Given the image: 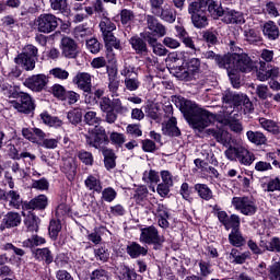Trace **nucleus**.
<instances>
[{"mask_svg": "<svg viewBox=\"0 0 280 280\" xmlns=\"http://www.w3.org/2000/svg\"><path fill=\"white\" fill-rule=\"evenodd\" d=\"M175 106L179 108L190 128L197 130V132H203L206 128H209L215 121L213 113L198 107L196 103L183 96L175 97Z\"/></svg>", "mask_w": 280, "mask_h": 280, "instance_id": "obj_1", "label": "nucleus"}, {"mask_svg": "<svg viewBox=\"0 0 280 280\" xmlns=\"http://www.w3.org/2000/svg\"><path fill=\"white\" fill-rule=\"evenodd\" d=\"M101 113L105 114V121L107 124H115L118 115H128L130 107L121 102V98H113L104 96L98 101Z\"/></svg>", "mask_w": 280, "mask_h": 280, "instance_id": "obj_2", "label": "nucleus"}, {"mask_svg": "<svg viewBox=\"0 0 280 280\" xmlns=\"http://www.w3.org/2000/svg\"><path fill=\"white\" fill-rule=\"evenodd\" d=\"M209 0H195L188 5L191 23L197 30H205L209 25L207 18V3Z\"/></svg>", "mask_w": 280, "mask_h": 280, "instance_id": "obj_3", "label": "nucleus"}, {"mask_svg": "<svg viewBox=\"0 0 280 280\" xmlns=\"http://www.w3.org/2000/svg\"><path fill=\"white\" fill-rule=\"evenodd\" d=\"M224 69H234L236 72L250 73L255 69V63L246 54H230L228 55Z\"/></svg>", "mask_w": 280, "mask_h": 280, "instance_id": "obj_4", "label": "nucleus"}, {"mask_svg": "<svg viewBox=\"0 0 280 280\" xmlns=\"http://www.w3.org/2000/svg\"><path fill=\"white\" fill-rule=\"evenodd\" d=\"M60 18L52 13H42L34 20V27L39 34H51L60 25Z\"/></svg>", "mask_w": 280, "mask_h": 280, "instance_id": "obj_5", "label": "nucleus"}, {"mask_svg": "<svg viewBox=\"0 0 280 280\" xmlns=\"http://www.w3.org/2000/svg\"><path fill=\"white\" fill-rule=\"evenodd\" d=\"M140 242L142 244L154 245V250H159L165 243V236L159 233V229L154 225H149L140 230Z\"/></svg>", "mask_w": 280, "mask_h": 280, "instance_id": "obj_6", "label": "nucleus"}, {"mask_svg": "<svg viewBox=\"0 0 280 280\" xmlns=\"http://www.w3.org/2000/svg\"><path fill=\"white\" fill-rule=\"evenodd\" d=\"M11 106L18 110V113H23L24 115H30L36 109V104L32 96L25 92H20L12 101H10Z\"/></svg>", "mask_w": 280, "mask_h": 280, "instance_id": "obj_7", "label": "nucleus"}, {"mask_svg": "<svg viewBox=\"0 0 280 280\" xmlns=\"http://www.w3.org/2000/svg\"><path fill=\"white\" fill-rule=\"evenodd\" d=\"M199 71L200 59L192 58L187 62L186 67H179L175 71V77L184 82H191V80H196V75H198Z\"/></svg>", "mask_w": 280, "mask_h": 280, "instance_id": "obj_8", "label": "nucleus"}, {"mask_svg": "<svg viewBox=\"0 0 280 280\" xmlns=\"http://www.w3.org/2000/svg\"><path fill=\"white\" fill-rule=\"evenodd\" d=\"M232 207L243 213V215H255L257 213V203L250 197H234Z\"/></svg>", "mask_w": 280, "mask_h": 280, "instance_id": "obj_9", "label": "nucleus"}, {"mask_svg": "<svg viewBox=\"0 0 280 280\" xmlns=\"http://www.w3.org/2000/svg\"><path fill=\"white\" fill-rule=\"evenodd\" d=\"M47 84H49V79L45 74H34L24 81V86L31 91H34L35 93L45 91V89H47Z\"/></svg>", "mask_w": 280, "mask_h": 280, "instance_id": "obj_10", "label": "nucleus"}, {"mask_svg": "<svg viewBox=\"0 0 280 280\" xmlns=\"http://www.w3.org/2000/svg\"><path fill=\"white\" fill-rule=\"evenodd\" d=\"M72 82L78 86V89H80V91H83V93H88V95H91L93 83L91 82V74L89 72H78L74 75Z\"/></svg>", "mask_w": 280, "mask_h": 280, "instance_id": "obj_11", "label": "nucleus"}, {"mask_svg": "<svg viewBox=\"0 0 280 280\" xmlns=\"http://www.w3.org/2000/svg\"><path fill=\"white\" fill-rule=\"evenodd\" d=\"M145 20L148 30L150 31L149 33L153 34V36L163 38V36L167 34V27H165V25H163V23H161L154 15H147Z\"/></svg>", "mask_w": 280, "mask_h": 280, "instance_id": "obj_12", "label": "nucleus"}, {"mask_svg": "<svg viewBox=\"0 0 280 280\" xmlns=\"http://www.w3.org/2000/svg\"><path fill=\"white\" fill-rule=\"evenodd\" d=\"M61 172L66 175V178L73 183L78 174V162L73 158H66L62 160Z\"/></svg>", "mask_w": 280, "mask_h": 280, "instance_id": "obj_13", "label": "nucleus"}, {"mask_svg": "<svg viewBox=\"0 0 280 280\" xmlns=\"http://www.w3.org/2000/svg\"><path fill=\"white\" fill-rule=\"evenodd\" d=\"M222 22L226 25H244V23H246V20L244 19V13L225 8Z\"/></svg>", "mask_w": 280, "mask_h": 280, "instance_id": "obj_14", "label": "nucleus"}, {"mask_svg": "<svg viewBox=\"0 0 280 280\" xmlns=\"http://www.w3.org/2000/svg\"><path fill=\"white\" fill-rule=\"evenodd\" d=\"M22 222L21 214L19 212H8L3 215L0 223V231H5V229H15Z\"/></svg>", "mask_w": 280, "mask_h": 280, "instance_id": "obj_15", "label": "nucleus"}, {"mask_svg": "<svg viewBox=\"0 0 280 280\" xmlns=\"http://www.w3.org/2000/svg\"><path fill=\"white\" fill-rule=\"evenodd\" d=\"M61 49L65 58H75L78 56V44L71 37H63L61 39Z\"/></svg>", "mask_w": 280, "mask_h": 280, "instance_id": "obj_16", "label": "nucleus"}, {"mask_svg": "<svg viewBox=\"0 0 280 280\" xmlns=\"http://www.w3.org/2000/svg\"><path fill=\"white\" fill-rule=\"evenodd\" d=\"M176 117L172 116L167 121L162 124V132L166 137H180V129L177 126Z\"/></svg>", "mask_w": 280, "mask_h": 280, "instance_id": "obj_17", "label": "nucleus"}, {"mask_svg": "<svg viewBox=\"0 0 280 280\" xmlns=\"http://www.w3.org/2000/svg\"><path fill=\"white\" fill-rule=\"evenodd\" d=\"M206 135L208 137H213L218 143L222 145H229L231 143V133L222 129H206Z\"/></svg>", "mask_w": 280, "mask_h": 280, "instance_id": "obj_18", "label": "nucleus"}, {"mask_svg": "<svg viewBox=\"0 0 280 280\" xmlns=\"http://www.w3.org/2000/svg\"><path fill=\"white\" fill-rule=\"evenodd\" d=\"M262 34L268 40H277L280 36L279 26L275 21L269 20L262 25Z\"/></svg>", "mask_w": 280, "mask_h": 280, "instance_id": "obj_19", "label": "nucleus"}, {"mask_svg": "<svg viewBox=\"0 0 280 280\" xmlns=\"http://www.w3.org/2000/svg\"><path fill=\"white\" fill-rule=\"evenodd\" d=\"M154 16H159L165 23H175L176 22V9L170 7V4L164 5L159 10Z\"/></svg>", "mask_w": 280, "mask_h": 280, "instance_id": "obj_20", "label": "nucleus"}, {"mask_svg": "<svg viewBox=\"0 0 280 280\" xmlns=\"http://www.w3.org/2000/svg\"><path fill=\"white\" fill-rule=\"evenodd\" d=\"M229 259L231 264H246V260L250 259V252H241L237 248H232L229 255Z\"/></svg>", "mask_w": 280, "mask_h": 280, "instance_id": "obj_21", "label": "nucleus"}, {"mask_svg": "<svg viewBox=\"0 0 280 280\" xmlns=\"http://www.w3.org/2000/svg\"><path fill=\"white\" fill-rule=\"evenodd\" d=\"M15 65L23 67L25 71H34L36 69V59L27 57L22 52L14 58Z\"/></svg>", "mask_w": 280, "mask_h": 280, "instance_id": "obj_22", "label": "nucleus"}, {"mask_svg": "<svg viewBox=\"0 0 280 280\" xmlns=\"http://www.w3.org/2000/svg\"><path fill=\"white\" fill-rule=\"evenodd\" d=\"M34 257L37 261H44L46 266L54 264V254L49 247L37 248L35 249Z\"/></svg>", "mask_w": 280, "mask_h": 280, "instance_id": "obj_23", "label": "nucleus"}, {"mask_svg": "<svg viewBox=\"0 0 280 280\" xmlns=\"http://www.w3.org/2000/svg\"><path fill=\"white\" fill-rule=\"evenodd\" d=\"M127 254L129 255V257H131V259H137L141 256L145 257V255H148V248L141 246L137 242H132L127 246Z\"/></svg>", "mask_w": 280, "mask_h": 280, "instance_id": "obj_24", "label": "nucleus"}, {"mask_svg": "<svg viewBox=\"0 0 280 280\" xmlns=\"http://www.w3.org/2000/svg\"><path fill=\"white\" fill-rule=\"evenodd\" d=\"M100 31L102 32V36H108L117 30V25L108 18V15H103L101 18V22L98 24Z\"/></svg>", "mask_w": 280, "mask_h": 280, "instance_id": "obj_25", "label": "nucleus"}, {"mask_svg": "<svg viewBox=\"0 0 280 280\" xmlns=\"http://www.w3.org/2000/svg\"><path fill=\"white\" fill-rule=\"evenodd\" d=\"M259 247L269 253H280V237L273 236L269 241L260 240Z\"/></svg>", "mask_w": 280, "mask_h": 280, "instance_id": "obj_26", "label": "nucleus"}, {"mask_svg": "<svg viewBox=\"0 0 280 280\" xmlns=\"http://www.w3.org/2000/svg\"><path fill=\"white\" fill-rule=\"evenodd\" d=\"M246 137L254 145H266L268 143V138L261 131L249 130L246 132Z\"/></svg>", "mask_w": 280, "mask_h": 280, "instance_id": "obj_27", "label": "nucleus"}, {"mask_svg": "<svg viewBox=\"0 0 280 280\" xmlns=\"http://www.w3.org/2000/svg\"><path fill=\"white\" fill-rule=\"evenodd\" d=\"M258 122L260 125V128L267 130V132H270L271 135L280 133V127L275 120L268 118H259Z\"/></svg>", "mask_w": 280, "mask_h": 280, "instance_id": "obj_28", "label": "nucleus"}, {"mask_svg": "<svg viewBox=\"0 0 280 280\" xmlns=\"http://www.w3.org/2000/svg\"><path fill=\"white\" fill-rule=\"evenodd\" d=\"M245 106L246 113H250L253 110V103L250 102V98L246 94H235L232 106Z\"/></svg>", "mask_w": 280, "mask_h": 280, "instance_id": "obj_29", "label": "nucleus"}, {"mask_svg": "<svg viewBox=\"0 0 280 280\" xmlns=\"http://www.w3.org/2000/svg\"><path fill=\"white\" fill-rule=\"evenodd\" d=\"M195 191H197L199 198H201V200H213V191L211 190V188H209V186L207 184H196L194 186Z\"/></svg>", "mask_w": 280, "mask_h": 280, "instance_id": "obj_30", "label": "nucleus"}, {"mask_svg": "<svg viewBox=\"0 0 280 280\" xmlns=\"http://www.w3.org/2000/svg\"><path fill=\"white\" fill-rule=\"evenodd\" d=\"M104 156V165L106 170H115L117 167V155H115V152L112 149H103L102 151Z\"/></svg>", "mask_w": 280, "mask_h": 280, "instance_id": "obj_31", "label": "nucleus"}, {"mask_svg": "<svg viewBox=\"0 0 280 280\" xmlns=\"http://www.w3.org/2000/svg\"><path fill=\"white\" fill-rule=\"evenodd\" d=\"M229 243L231 246L240 248L246 244V238L242 235V232L238 230H232L229 234Z\"/></svg>", "mask_w": 280, "mask_h": 280, "instance_id": "obj_32", "label": "nucleus"}, {"mask_svg": "<svg viewBox=\"0 0 280 280\" xmlns=\"http://www.w3.org/2000/svg\"><path fill=\"white\" fill-rule=\"evenodd\" d=\"M24 224L30 233H38V224H40V219L34 213H28L24 220Z\"/></svg>", "mask_w": 280, "mask_h": 280, "instance_id": "obj_33", "label": "nucleus"}, {"mask_svg": "<svg viewBox=\"0 0 280 280\" xmlns=\"http://www.w3.org/2000/svg\"><path fill=\"white\" fill-rule=\"evenodd\" d=\"M207 12H209L213 19H220V16H224L225 9L215 1L209 0L207 3Z\"/></svg>", "mask_w": 280, "mask_h": 280, "instance_id": "obj_34", "label": "nucleus"}, {"mask_svg": "<svg viewBox=\"0 0 280 280\" xmlns=\"http://www.w3.org/2000/svg\"><path fill=\"white\" fill-rule=\"evenodd\" d=\"M84 185L90 191H96V194H102V182L100 180V178L93 175H89L84 180Z\"/></svg>", "mask_w": 280, "mask_h": 280, "instance_id": "obj_35", "label": "nucleus"}, {"mask_svg": "<svg viewBox=\"0 0 280 280\" xmlns=\"http://www.w3.org/2000/svg\"><path fill=\"white\" fill-rule=\"evenodd\" d=\"M237 160L242 165H253V162L255 161V154L248 151V149L241 147Z\"/></svg>", "mask_w": 280, "mask_h": 280, "instance_id": "obj_36", "label": "nucleus"}, {"mask_svg": "<svg viewBox=\"0 0 280 280\" xmlns=\"http://www.w3.org/2000/svg\"><path fill=\"white\" fill-rule=\"evenodd\" d=\"M203 58H206L207 60H214L220 69H225L226 67L228 55L220 56L215 55V52H213L212 50H209L203 52Z\"/></svg>", "mask_w": 280, "mask_h": 280, "instance_id": "obj_37", "label": "nucleus"}, {"mask_svg": "<svg viewBox=\"0 0 280 280\" xmlns=\"http://www.w3.org/2000/svg\"><path fill=\"white\" fill-rule=\"evenodd\" d=\"M129 43L136 54H148V44L141 37H131Z\"/></svg>", "mask_w": 280, "mask_h": 280, "instance_id": "obj_38", "label": "nucleus"}, {"mask_svg": "<svg viewBox=\"0 0 280 280\" xmlns=\"http://www.w3.org/2000/svg\"><path fill=\"white\" fill-rule=\"evenodd\" d=\"M47 207V196L45 195H39L37 197H35L34 199H32L27 205H26V209H45Z\"/></svg>", "mask_w": 280, "mask_h": 280, "instance_id": "obj_39", "label": "nucleus"}, {"mask_svg": "<svg viewBox=\"0 0 280 280\" xmlns=\"http://www.w3.org/2000/svg\"><path fill=\"white\" fill-rule=\"evenodd\" d=\"M7 202L13 209H21V205H23V199L21 195H19L15 190H9L7 195Z\"/></svg>", "mask_w": 280, "mask_h": 280, "instance_id": "obj_40", "label": "nucleus"}, {"mask_svg": "<svg viewBox=\"0 0 280 280\" xmlns=\"http://www.w3.org/2000/svg\"><path fill=\"white\" fill-rule=\"evenodd\" d=\"M94 257L96 261H101V264H106V261L110 259V252H108V248H106V246H98L94 248Z\"/></svg>", "mask_w": 280, "mask_h": 280, "instance_id": "obj_41", "label": "nucleus"}, {"mask_svg": "<svg viewBox=\"0 0 280 280\" xmlns=\"http://www.w3.org/2000/svg\"><path fill=\"white\" fill-rule=\"evenodd\" d=\"M86 143L88 145H90L91 148H95L96 150H100V148H102V143H108V138H104L102 136H86Z\"/></svg>", "mask_w": 280, "mask_h": 280, "instance_id": "obj_42", "label": "nucleus"}, {"mask_svg": "<svg viewBox=\"0 0 280 280\" xmlns=\"http://www.w3.org/2000/svg\"><path fill=\"white\" fill-rule=\"evenodd\" d=\"M242 224V219L237 214H231L224 223L225 231H237Z\"/></svg>", "mask_w": 280, "mask_h": 280, "instance_id": "obj_43", "label": "nucleus"}, {"mask_svg": "<svg viewBox=\"0 0 280 280\" xmlns=\"http://www.w3.org/2000/svg\"><path fill=\"white\" fill-rule=\"evenodd\" d=\"M40 119L46 124V126H50L52 128H60V126H62V120L49 115L48 113L40 114Z\"/></svg>", "mask_w": 280, "mask_h": 280, "instance_id": "obj_44", "label": "nucleus"}, {"mask_svg": "<svg viewBox=\"0 0 280 280\" xmlns=\"http://www.w3.org/2000/svg\"><path fill=\"white\" fill-rule=\"evenodd\" d=\"M103 40L107 47V49H121V42L115 37V35L112 33L109 35L103 36Z\"/></svg>", "mask_w": 280, "mask_h": 280, "instance_id": "obj_45", "label": "nucleus"}, {"mask_svg": "<svg viewBox=\"0 0 280 280\" xmlns=\"http://www.w3.org/2000/svg\"><path fill=\"white\" fill-rule=\"evenodd\" d=\"M124 84H125V89L132 93L135 91H139V88L141 86V81L139 80V75L131 77V78L125 79Z\"/></svg>", "mask_w": 280, "mask_h": 280, "instance_id": "obj_46", "label": "nucleus"}, {"mask_svg": "<svg viewBox=\"0 0 280 280\" xmlns=\"http://www.w3.org/2000/svg\"><path fill=\"white\" fill-rule=\"evenodd\" d=\"M120 75H122V78L126 80L127 78L138 77L139 73L137 72V68L135 66L125 61L120 70Z\"/></svg>", "mask_w": 280, "mask_h": 280, "instance_id": "obj_47", "label": "nucleus"}, {"mask_svg": "<svg viewBox=\"0 0 280 280\" xmlns=\"http://www.w3.org/2000/svg\"><path fill=\"white\" fill-rule=\"evenodd\" d=\"M60 231H62V224H60V221L51 220L48 228V233L54 242L58 240Z\"/></svg>", "mask_w": 280, "mask_h": 280, "instance_id": "obj_48", "label": "nucleus"}, {"mask_svg": "<svg viewBox=\"0 0 280 280\" xmlns=\"http://www.w3.org/2000/svg\"><path fill=\"white\" fill-rule=\"evenodd\" d=\"M67 117L70 124H72L73 126H78V124L82 121V117H83L82 109L81 108L71 109L70 112H68Z\"/></svg>", "mask_w": 280, "mask_h": 280, "instance_id": "obj_49", "label": "nucleus"}, {"mask_svg": "<svg viewBox=\"0 0 280 280\" xmlns=\"http://www.w3.org/2000/svg\"><path fill=\"white\" fill-rule=\"evenodd\" d=\"M49 1H50L51 10L61 12V14H65L66 12H68L69 3H67V0H49Z\"/></svg>", "mask_w": 280, "mask_h": 280, "instance_id": "obj_50", "label": "nucleus"}, {"mask_svg": "<svg viewBox=\"0 0 280 280\" xmlns=\"http://www.w3.org/2000/svg\"><path fill=\"white\" fill-rule=\"evenodd\" d=\"M256 74L257 79L260 82H266L267 80H270V74L268 73V63L259 61V67Z\"/></svg>", "mask_w": 280, "mask_h": 280, "instance_id": "obj_51", "label": "nucleus"}, {"mask_svg": "<svg viewBox=\"0 0 280 280\" xmlns=\"http://www.w3.org/2000/svg\"><path fill=\"white\" fill-rule=\"evenodd\" d=\"M77 156L83 165L91 166L94 163L93 153L86 151V150H80L77 152Z\"/></svg>", "mask_w": 280, "mask_h": 280, "instance_id": "obj_52", "label": "nucleus"}, {"mask_svg": "<svg viewBox=\"0 0 280 280\" xmlns=\"http://www.w3.org/2000/svg\"><path fill=\"white\" fill-rule=\"evenodd\" d=\"M0 89L3 93V95L9 97V100H14V97H16V95H19V93H20L16 91L15 86H13L12 84H9V83H2L0 85Z\"/></svg>", "mask_w": 280, "mask_h": 280, "instance_id": "obj_53", "label": "nucleus"}, {"mask_svg": "<svg viewBox=\"0 0 280 280\" xmlns=\"http://www.w3.org/2000/svg\"><path fill=\"white\" fill-rule=\"evenodd\" d=\"M262 12L264 14H268L269 16H272L273 19H277L280 16L279 9L277 8V4L272 1H269L265 4Z\"/></svg>", "mask_w": 280, "mask_h": 280, "instance_id": "obj_54", "label": "nucleus"}, {"mask_svg": "<svg viewBox=\"0 0 280 280\" xmlns=\"http://www.w3.org/2000/svg\"><path fill=\"white\" fill-rule=\"evenodd\" d=\"M143 180L144 183H151V185H156L161 182V176L159 175V172L150 170L149 172H144Z\"/></svg>", "mask_w": 280, "mask_h": 280, "instance_id": "obj_55", "label": "nucleus"}, {"mask_svg": "<svg viewBox=\"0 0 280 280\" xmlns=\"http://www.w3.org/2000/svg\"><path fill=\"white\" fill-rule=\"evenodd\" d=\"M49 74L52 75V78H55L56 80H61V81L69 80V71L60 67L52 68L49 71Z\"/></svg>", "mask_w": 280, "mask_h": 280, "instance_id": "obj_56", "label": "nucleus"}, {"mask_svg": "<svg viewBox=\"0 0 280 280\" xmlns=\"http://www.w3.org/2000/svg\"><path fill=\"white\" fill-rule=\"evenodd\" d=\"M101 121L102 119L97 117L96 112L90 110L84 115V122L88 124V126H100Z\"/></svg>", "mask_w": 280, "mask_h": 280, "instance_id": "obj_57", "label": "nucleus"}, {"mask_svg": "<svg viewBox=\"0 0 280 280\" xmlns=\"http://www.w3.org/2000/svg\"><path fill=\"white\" fill-rule=\"evenodd\" d=\"M120 21L122 25H130L135 21V12L132 10L122 9L120 11Z\"/></svg>", "mask_w": 280, "mask_h": 280, "instance_id": "obj_58", "label": "nucleus"}, {"mask_svg": "<svg viewBox=\"0 0 280 280\" xmlns=\"http://www.w3.org/2000/svg\"><path fill=\"white\" fill-rule=\"evenodd\" d=\"M268 277L270 280H280V262H273L268 267Z\"/></svg>", "mask_w": 280, "mask_h": 280, "instance_id": "obj_59", "label": "nucleus"}, {"mask_svg": "<svg viewBox=\"0 0 280 280\" xmlns=\"http://www.w3.org/2000/svg\"><path fill=\"white\" fill-rule=\"evenodd\" d=\"M120 280H137V272L130 269L128 266H124L120 272Z\"/></svg>", "mask_w": 280, "mask_h": 280, "instance_id": "obj_60", "label": "nucleus"}, {"mask_svg": "<svg viewBox=\"0 0 280 280\" xmlns=\"http://www.w3.org/2000/svg\"><path fill=\"white\" fill-rule=\"evenodd\" d=\"M117 198V191L113 187H107L102 191V200L113 202Z\"/></svg>", "mask_w": 280, "mask_h": 280, "instance_id": "obj_61", "label": "nucleus"}, {"mask_svg": "<svg viewBox=\"0 0 280 280\" xmlns=\"http://www.w3.org/2000/svg\"><path fill=\"white\" fill-rule=\"evenodd\" d=\"M242 147H230L225 150L224 154L229 161H235L240 156Z\"/></svg>", "mask_w": 280, "mask_h": 280, "instance_id": "obj_62", "label": "nucleus"}, {"mask_svg": "<svg viewBox=\"0 0 280 280\" xmlns=\"http://www.w3.org/2000/svg\"><path fill=\"white\" fill-rule=\"evenodd\" d=\"M202 38L209 45H218V33L215 31H206V32H203Z\"/></svg>", "mask_w": 280, "mask_h": 280, "instance_id": "obj_63", "label": "nucleus"}, {"mask_svg": "<svg viewBox=\"0 0 280 280\" xmlns=\"http://www.w3.org/2000/svg\"><path fill=\"white\" fill-rule=\"evenodd\" d=\"M91 280H108V271L96 269L92 272Z\"/></svg>", "mask_w": 280, "mask_h": 280, "instance_id": "obj_64", "label": "nucleus"}]
</instances>
